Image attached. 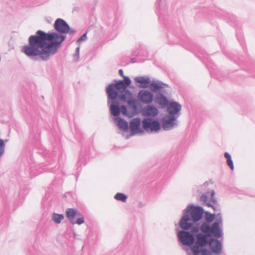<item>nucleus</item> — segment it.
Listing matches in <instances>:
<instances>
[{"instance_id": "f257e3e1", "label": "nucleus", "mask_w": 255, "mask_h": 255, "mask_svg": "<svg viewBox=\"0 0 255 255\" xmlns=\"http://www.w3.org/2000/svg\"><path fill=\"white\" fill-rule=\"evenodd\" d=\"M65 37L55 32L46 33L38 30L28 38V44L24 45L22 51L28 56H39L43 60L54 54L56 48L64 40Z\"/></svg>"}, {"instance_id": "f03ea898", "label": "nucleus", "mask_w": 255, "mask_h": 255, "mask_svg": "<svg viewBox=\"0 0 255 255\" xmlns=\"http://www.w3.org/2000/svg\"><path fill=\"white\" fill-rule=\"evenodd\" d=\"M201 231L206 234H198L196 236V242L191 250L194 255H211L210 252L207 250L201 249L208 244L207 237L213 235L215 237L220 238L222 236V232L220 229L219 223L216 222L213 224L211 227L206 222L204 223L201 226Z\"/></svg>"}, {"instance_id": "7ed1b4c3", "label": "nucleus", "mask_w": 255, "mask_h": 255, "mask_svg": "<svg viewBox=\"0 0 255 255\" xmlns=\"http://www.w3.org/2000/svg\"><path fill=\"white\" fill-rule=\"evenodd\" d=\"M107 93L110 99H115L117 97L128 105H131L132 101L130 100L131 93L126 89L123 81H119L116 84L109 85L107 88Z\"/></svg>"}, {"instance_id": "20e7f679", "label": "nucleus", "mask_w": 255, "mask_h": 255, "mask_svg": "<svg viewBox=\"0 0 255 255\" xmlns=\"http://www.w3.org/2000/svg\"><path fill=\"white\" fill-rule=\"evenodd\" d=\"M185 214L189 215L190 217L192 219L193 221L195 222L201 219L203 210L201 207L189 206L185 210Z\"/></svg>"}, {"instance_id": "39448f33", "label": "nucleus", "mask_w": 255, "mask_h": 255, "mask_svg": "<svg viewBox=\"0 0 255 255\" xmlns=\"http://www.w3.org/2000/svg\"><path fill=\"white\" fill-rule=\"evenodd\" d=\"M178 238L181 242L186 246H191L194 242L193 235L188 232L181 231L178 233Z\"/></svg>"}, {"instance_id": "423d86ee", "label": "nucleus", "mask_w": 255, "mask_h": 255, "mask_svg": "<svg viewBox=\"0 0 255 255\" xmlns=\"http://www.w3.org/2000/svg\"><path fill=\"white\" fill-rule=\"evenodd\" d=\"M143 128L146 130H150L151 131H157L160 129V125L156 121H152L151 119H145L142 121Z\"/></svg>"}, {"instance_id": "0eeeda50", "label": "nucleus", "mask_w": 255, "mask_h": 255, "mask_svg": "<svg viewBox=\"0 0 255 255\" xmlns=\"http://www.w3.org/2000/svg\"><path fill=\"white\" fill-rule=\"evenodd\" d=\"M55 29L60 33H66L69 32L70 27L62 19L58 18L54 23Z\"/></svg>"}, {"instance_id": "6e6552de", "label": "nucleus", "mask_w": 255, "mask_h": 255, "mask_svg": "<svg viewBox=\"0 0 255 255\" xmlns=\"http://www.w3.org/2000/svg\"><path fill=\"white\" fill-rule=\"evenodd\" d=\"M138 100L143 103L149 104L153 101V95L149 91L141 90L138 94Z\"/></svg>"}, {"instance_id": "1a4fd4ad", "label": "nucleus", "mask_w": 255, "mask_h": 255, "mask_svg": "<svg viewBox=\"0 0 255 255\" xmlns=\"http://www.w3.org/2000/svg\"><path fill=\"white\" fill-rule=\"evenodd\" d=\"M176 117L173 116H168L162 119V127L164 129L168 130L172 128L175 125L174 123Z\"/></svg>"}, {"instance_id": "9d476101", "label": "nucleus", "mask_w": 255, "mask_h": 255, "mask_svg": "<svg viewBox=\"0 0 255 255\" xmlns=\"http://www.w3.org/2000/svg\"><path fill=\"white\" fill-rule=\"evenodd\" d=\"M180 227L184 230L190 229L192 226L191 219L189 215L185 214L180 222Z\"/></svg>"}, {"instance_id": "9b49d317", "label": "nucleus", "mask_w": 255, "mask_h": 255, "mask_svg": "<svg viewBox=\"0 0 255 255\" xmlns=\"http://www.w3.org/2000/svg\"><path fill=\"white\" fill-rule=\"evenodd\" d=\"M181 106L176 102H172L168 105L167 110L170 116H174L180 111Z\"/></svg>"}, {"instance_id": "f8f14e48", "label": "nucleus", "mask_w": 255, "mask_h": 255, "mask_svg": "<svg viewBox=\"0 0 255 255\" xmlns=\"http://www.w3.org/2000/svg\"><path fill=\"white\" fill-rule=\"evenodd\" d=\"M140 120L139 118H134L131 120L129 123L130 130L134 133L141 132L140 128Z\"/></svg>"}, {"instance_id": "ddd939ff", "label": "nucleus", "mask_w": 255, "mask_h": 255, "mask_svg": "<svg viewBox=\"0 0 255 255\" xmlns=\"http://www.w3.org/2000/svg\"><path fill=\"white\" fill-rule=\"evenodd\" d=\"M110 102V111L111 114L115 116L118 117L120 114V108L119 107V103L117 101L116 99H111Z\"/></svg>"}, {"instance_id": "4468645a", "label": "nucleus", "mask_w": 255, "mask_h": 255, "mask_svg": "<svg viewBox=\"0 0 255 255\" xmlns=\"http://www.w3.org/2000/svg\"><path fill=\"white\" fill-rule=\"evenodd\" d=\"M157 109L152 106H148L143 110V115L144 116L154 117L158 114Z\"/></svg>"}, {"instance_id": "2eb2a0df", "label": "nucleus", "mask_w": 255, "mask_h": 255, "mask_svg": "<svg viewBox=\"0 0 255 255\" xmlns=\"http://www.w3.org/2000/svg\"><path fill=\"white\" fill-rule=\"evenodd\" d=\"M134 80L137 85L142 88L148 87L150 84V80L148 78L137 77L135 78Z\"/></svg>"}, {"instance_id": "dca6fc26", "label": "nucleus", "mask_w": 255, "mask_h": 255, "mask_svg": "<svg viewBox=\"0 0 255 255\" xmlns=\"http://www.w3.org/2000/svg\"><path fill=\"white\" fill-rule=\"evenodd\" d=\"M209 246L213 252L219 253L221 251V244L217 240L211 239L209 242Z\"/></svg>"}, {"instance_id": "f3484780", "label": "nucleus", "mask_w": 255, "mask_h": 255, "mask_svg": "<svg viewBox=\"0 0 255 255\" xmlns=\"http://www.w3.org/2000/svg\"><path fill=\"white\" fill-rule=\"evenodd\" d=\"M66 217L70 221L72 224H74V219L76 216H81L77 211L73 208H68L66 211Z\"/></svg>"}, {"instance_id": "a211bd4d", "label": "nucleus", "mask_w": 255, "mask_h": 255, "mask_svg": "<svg viewBox=\"0 0 255 255\" xmlns=\"http://www.w3.org/2000/svg\"><path fill=\"white\" fill-rule=\"evenodd\" d=\"M117 125L120 129L123 130H127L128 129V123L124 120L120 118H115L114 119Z\"/></svg>"}, {"instance_id": "6ab92c4d", "label": "nucleus", "mask_w": 255, "mask_h": 255, "mask_svg": "<svg viewBox=\"0 0 255 255\" xmlns=\"http://www.w3.org/2000/svg\"><path fill=\"white\" fill-rule=\"evenodd\" d=\"M155 102L162 107H164L167 105L168 100L166 97L160 94L156 98Z\"/></svg>"}, {"instance_id": "aec40b11", "label": "nucleus", "mask_w": 255, "mask_h": 255, "mask_svg": "<svg viewBox=\"0 0 255 255\" xmlns=\"http://www.w3.org/2000/svg\"><path fill=\"white\" fill-rule=\"evenodd\" d=\"M152 91H156L163 88V84L159 82H152L148 86Z\"/></svg>"}, {"instance_id": "412c9836", "label": "nucleus", "mask_w": 255, "mask_h": 255, "mask_svg": "<svg viewBox=\"0 0 255 255\" xmlns=\"http://www.w3.org/2000/svg\"><path fill=\"white\" fill-rule=\"evenodd\" d=\"M52 220L56 224L60 223L61 221L63 220L64 216L62 214H58L53 213L52 217Z\"/></svg>"}, {"instance_id": "4be33fe9", "label": "nucleus", "mask_w": 255, "mask_h": 255, "mask_svg": "<svg viewBox=\"0 0 255 255\" xmlns=\"http://www.w3.org/2000/svg\"><path fill=\"white\" fill-rule=\"evenodd\" d=\"M225 157L227 159V163L228 166L230 167L232 170L234 169L233 162L232 160L231 156L228 152L225 153Z\"/></svg>"}, {"instance_id": "5701e85b", "label": "nucleus", "mask_w": 255, "mask_h": 255, "mask_svg": "<svg viewBox=\"0 0 255 255\" xmlns=\"http://www.w3.org/2000/svg\"><path fill=\"white\" fill-rule=\"evenodd\" d=\"M115 198L117 200L125 202L127 199V197L123 193H119L116 194Z\"/></svg>"}, {"instance_id": "b1692460", "label": "nucleus", "mask_w": 255, "mask_h": 255, "mask_svg": "<svg viewBox=\"0 0 255 255\" xmlns=\"http://www.w3.org/2000/svg\"><path fill=\"white\" fill-rule=\"evenodd\" d=\"M205 215H206V220L207 221H208L209 222H212L215 219V214H212L208 212H206Z\"/></svg>"}, {"instance_id": "393cba45", "label": "nucleus", "mask_w": 255, "mask_h": 255, "mask_svg": "<svg viewBox=\"0 0 255 255\" xmlns=\"http://www.w3.org/2000/svg\"><path fill=\"white\" fill-rule=\"evenodd\" d=\"M123 78H124V80L123 82L126 86V89H127V87L130 84V80L128 77L125 76Z\"/></svg>"}, {"instance_id": "a878e982", "label": "nucleus", "mask_w": 255, "mask_h": 255, "mask_svg": "<svg viewBox=\"0 0 255 255\" xmlns=\"http://www.w3.org/2000/svg\"><path fill=\"white\" fill-rule=\"evenodd\" d=\"M120 111H121L122 113L125 116H128V114L127 113V109L126 106H122L120 108Z\"/></svg>"}, {"instance_id": "bb28decb", "label": "nucleus", "mask_w": 255, "mask_h": 255, "mask_svg": "<svg viewBox=\"0 0 255 255\" xmlns=\"http://www.w3.org/2000/svg\"><path fill=\"white\" fill-rule=\"evenodd\" d=\"M79 217L77 219V221L76 222V224L78 225H81L82 224H83L84 223V219L83 217L79 216Z\"/></svg>"}, {"instance_id": "cd10ccee", "label": "nucleus", "mask_w": 255, "mask_h": 255, "mask_svg": "<svg viewBox=\"0 0 255 255\" xmlns=\"http://www.w3.org/2000/svg\"><path fill=\"white\" fill-rule=\"evenodd\" d=\"M86 38V33L82 35L77 40V42L78 43H80V42L85 40Z\"/></svg>"}, {"instance_id": "c85d7f7f", "label": "nucleus", "mask_w": 255, "mask_h": 255, "mask_svg": "<svg viewBox=\"0 0 255 255\" xmlns=\"http://www.w3.org/2000/svg\"><path fill=\"white\" fill-rule=\"evenodd\" d=\"M201 200L204 202H207L208 200L207 196L206 195H203L201 197Z\"/></svg>"}, {"instance_id": "c756f323", "label": "nucleus", "mask_w": 255, "mask_h": 255, "mask_svg": "<svg viewBox=\"0 0 255 255\" xmlns=\"http://www.w3.org/2000/svg\"><path fill=\"white\" fill-rule=\"evenodd\" d=\"M214 191H212V193H211V198H210V201L213 202V203H215V199H214Z\"/></svg>"}, {"instance_id": "7c9ffc66", "label": "nucleus", "mask_w": 255, "mask_h": 255, "mask_svg": "<svg viewBox=\"0 0 255 255\" xmlns=\"http://www.w3.org/2000/svg\"><path fill=\"white\" fill-rule=\"evenodd\" d=\"M119 73L120 76L124 77L125 76L124 75L123 71L122 69L119 70Z\"/></svg>"}, {"instance_id": "2f4dec72", "label": "nucleus", "mask_w": 255, "mask_h": 255, "mask_svg": "<svg viewBox=\"0 0 255 255\" xmlns=\"http://www.w3.org/2000/svg\"><path fill=\"white\" fill-rule=\"evenodd\" d=\"M207 205L209 207H212L214 210H215V207L210 203H208L207 204Z\"/></svg>"}, {"instance_id": "473e14b6", "label": "nucleus", "mask_w": 255, "mask_h": 255, "mask_svg": "<svg viewBox=\"0 0 255 255\" xmlns=\"http://www.w3.org/2000/svg\"><path fill=\"white\" fill-rule=\"evenodd\" d=\"M0 144H1V154H2V146H3V141L2 140H1Z\"/></svg>"}]
</instances>
